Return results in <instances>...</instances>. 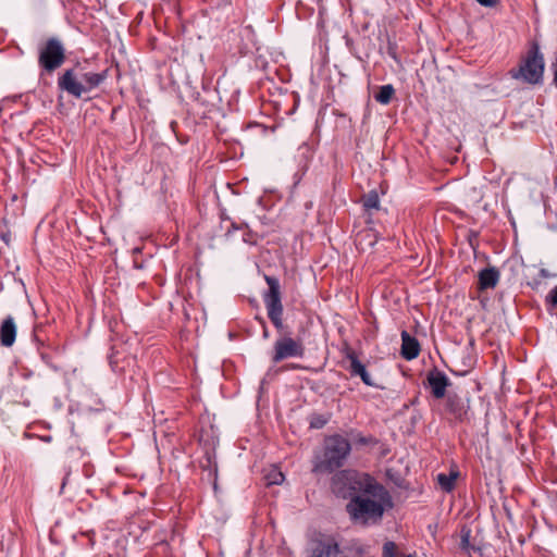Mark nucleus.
<instances>
[{
    "mask_svg": "<svg viewBox=\"0 0 557 557\" xmlns=\"http://www.w3.org/2000/svg\"><path fill=\"white\" fill-rule=\"evenodd\" d=\"M331 487L336 496L348 499L346 512L357 525L380 523L385 510L393 505L386 487L366 472L351 469L338 471L332 478Z\"/></svg>",
    "mask_w": 557,
    "mask_h": 557,
    "instance_id": "nucleus-1",
    "label": "nucleus"
},
{
    "mask_svg": "<svg viewBox=\"0 0 557 557\" xmlns=\"http://www.w3.org/2000/svg\"><path fill=\"white\" fill-rule=\"evenodd\" d=\"M351 451L350 442L343 435L333 434L324 440L323 451L313 461L314 473H332L342 468Z\"/></svg>",
    "mask_w": 557,
    "mask_h": 557,
    "instance_id": "nucleus-2",
    "label": "nucleus"
},
{
    "mask_svg": "<svg viewBox=\"0 0 557 557\" xmlns=\"http://www.w3.org/2000/svg\"><path fill=\"white\" fill-rule=\"evenodd\" d=\"M106 78L107 70L100 73L84 72L81 63H77L74 69L64 71L58 79V86L69 95L81 98L85 92L101 85Z\"/></svg>",
    "mask_w": 557,
    "mask_h": 557,
    "instance_id": "nucleus-3",
    "label": "nucleus"
},
{
    "mask_svg": "<svg viewBox=\"0 0 557 557\" xmlns=\"http://www.w3.org/2000/svg\"><path fill=\"white\" fill-rule=\"evenodd\" d=\"M545 60L541 52L539 42L533 41L530 45L524 57H522L519 66L510 70V75L515 79L522 81L530 85H541L544 78Z\"/></svg>",
    "mask_w": 557,
    "mask_h": 557,
    "instance_id": "nucleus-4",
    "label": "nucleus"
},
{
    "mask_svg": "<svg viewBox=\"0 0 557 557\" xmlns=\"http://www.w3.org/2000/svg\"><path fill=\"white\" fill-rule=\"evenodd\" d=\"M268 290L263 294V302L268 317L277 331L283 330V305L281 285L275 276L264 275Z\"/></svg>",
    "mask_w": 557,
    "mask_h": 557,
    "instance_id": "nucleus-5",
    "label": "nucleus"
},
{
    "mask_svg": "<svg viewBox=\"0 0 557 557\" xmlns=\"http://www.w3.org/2000/svg\"><path fill=\"white\" fill-rule=\"evenodd\" d=\"M64 61L65 49L59 38L51 37L39 48L38 63L48 73L59 69Z\"/></svg>",
    "mask_w": 557,
    "mask_h": 557,
    "instance_id": "nucleus-6",
    "label": "nucleus"
},
{
    "mask_svg": "<svg viewBox=\"0 0 557 557\" xmlns=\"http://www.w3.org/2000/svg\"><path fill=\"white\" fill-rule=\"evenodd\" d=\"M304 355L305 346L300 339L282 336L273 345L272 362L278 363L288 358H302Z\"/></svg>",
    "mask_w": 557,
    "mask_h": 557,
    "instance_id": "nucleus-7",
    "label": "nucleus"
},
{
    "mask_svg": "<svg viewBox=\"0 0 557 557\" xmlns=\"http://www.w3.org/2000/svg\"><path fill=\"white\" fill-rule=\"evenodd\" d=\"M470 399L456 393H448L445 397V414L456 423L470 420Z\"/></svg>",
    "mask_w": 557,
    "mask_h": 557,
    "instance_id": "nucleus-8",
    "label": "nucleus"
},
{
    "mask_svg": "<svg viewBox=\"0 0 557 557\" xmlns=\"http://www.w3.org/2000/svg\"><path fill=\"white\" fill-rule=\"evenodd\" d=\"M426 382L434 398L446 397V389L450 385V381L443 371L437 368L432 369L428 372Z\"/></svg>",
    "mask_w": 557,
    "mask_h": 557,
    "instance_id": "nucleus-9",
    "label": "nucleus"
},
{
    "mask_svg": "<svg viewBox=\"0 0 557 557\" xmlns=\"http://www.w3.org/2000/svg\"><path fill=\"white\" fill-rule=\"evenodd\" d=\"M345 357L349 360V367L347 369L351 376H359L367 386H376L370 373L367 371L366 366L359 360L357 354L352 349L347 348Z\"/></svg>",
    "mask_w": 557,
    "mask_h": 557,
    "instance_id": "nucleus-10",
    "label": "nucleus"
},
{
    "mask_svg": "<svg viewBox=\"0 0 557 557\" xmlns=\"http://www.w3.org/2000/svg\"><path fill=\"white\" fill-rule=\"evenodd\" d=\"M339 553V545L334 537L324 536L312 542L309 557H334Z\"/></svg>",
    "mask_w": 557,
    "mask_h": 557,
    "instance_id": "nucleus-11",
    "label": "nucleus"
},
{
    "mask_svg": "<svg viewBox=\"0 0 557 557\" xmlns=\"http://www.w3.org/2000/svg\"><path fill=\"white\" fill-rule=\"evenodd\" d=\"M401 357L406 360L416 359L421 350L418 339L411 336L407 331H403L401 334Z\"/></svg>",
    "mask_w": 557,
    "mask_h": 557,
    "instance_id": "nucleus-12",
    "label": "nucleus"
},
{
    "mask_svg": "<svg viewBox=\"0 0 557 557\" xmlns=\"http://www.w3.org/2000/svg\"><path fill=\"white\" fill-rule=\"evenodd\" d=\"M16 337V324L11 315H8L0 325V343L4 347H11Z\"/></svg>",
    "mask_w": 557,
    "mask_h": 557,
    "instance_id": "nucleus-13",
    "label": "nucleus"
},
{
    "mask_svg": "<svg viewBox=\"0 0 557 557\" xmlns=\"http://www.w3.org/2000/svg\"><path fill=\"white\" fill-rule=\"evenodd\" d=\"M499 281V271L495 268H485L479 272L478 287L480 290L494 288Z\"/></svg>",
    "mask_w": 557,
    "mask_h": 557,
    "instance_id": "nucleus-14",
    "label": "nucleus"
},
{
    "mask_svg": "<svg viewBox=\"0 0 557 557\" xmlns=\"http://www.w3.org/2000/svg\"><path fill=\"white\" fill-rule=\"evenodd\" d=\"M459 474L458 470H451L449 473H438L436 475V481L444 492L450 493L455 490Z\"/></svg>",
    "mask_w": 557,
    "mask_h": 557,
    "instance_id": "nucleus-15",
    "label": "nucleus"
},
{
    "mask_svg": "<svg viewBox=\"0 0 557 557\" xmlns=\"http://www.w3.org/2000/svg\"><path fill=\"white\" fill-rule=\"evenodd\" d=\"M357 244L364 249L366 246L372 247L377 242V236L371 228L363 230L357 234Z\"/></svg>",
    "mask_w": 557,
    "mask_h": 557,
    "instance_id": "nucleus-16",
    "label": "nucleus"
},
{
    "mask_svg": "<svg viewBox=\"0 0 557 557\" xmlns=\"http://www.w3.org/2000/svg\"><path fill=\"white\" fill-rule=\"evenodd\" d=\"M382 557H418L414 553L405 555L393 541H386L382 546Z\"/></svg>",
    "mask_w": 557,
    "mask_h": 557,
    "instance_id": "nucleus-17",
    "label": "nucleus"
},
{
    "mask_svg": "<svg viewBox=\"0 0 557 557\" xmlns=\"http://www.w3.org/2000/svg\"><path fill=\"white\" fill-rule=\"evenodd\" d=\"M395 95V88L393 85L387 84L379 88V91L374 95L375 101L381 104H388Z\"/></svg>",
    "mask_w": 557,
    "mask_h": 557,
    "instance_id": "nucleus-18",
    "label": "nucleus"
},
{
    "mask_svg": "<svg viewBox=\"0 0 557 557\" xmlns=\"http://www.w3.org/2000/svg\"><path fill=\"white\" fill-rule=\"evenodd\" d=\"M362 205L366 211L377 210L380 208V198L376 190H370L362 197Z\"/></svg>",
    "mask_w": 557,
    "mask_h": 557,
    "instance_id": "nucleus-19",
    "label": "nucleus"
},
{
    "mask_svg": "<svg viewBox=\"0 0 557 557\" xmlns=\"http://www.w3.org/2000/svg\"><path fill=\"white\" fill-rule=\"evenodd\" d=\"M355 444L359 446H374L377 444V440L372 435H362L361 433H358L355 437Z\"/></svg>",
    "mask_w": 557,
    "mask_h": 557,
    "instance_id": "nucleus-20",
    "label": "nucleus"
},
{
    "mask_svg": "<svg viewBox=\"0 0 557 557\" xmlns=\"http://www.w3.org/2000/svg\"><path fill=\"white\" fill-rule=\"evenodd\" d=\"M269 484H281L284 481V475L281 471L272 469L267 475Z\"/></svg>",
    "mask_w": 557,
    "mask_h": 557,
    "instance_id": "nucleus-21",
    "label": "nucleus"
},
{
    "mask_svg": "<svg viewBox=\"0 0 557 557\" xmlns=\"http://www.w3.org/2000/svg\"><path fill=\"white\" fill-rule=\"evenodd\" d=\"M245 232L243 234V242L248 244V245H257L258 244V235L256 233H253L251 230H249L248 227L247 228H244Z\"/></svg>",
    "mask_w": 557,
    "mask_h": 557,
    "instance_id": "nucleus-22",
    "label": "nucleus"
},
{
    "mask_svg": "<svg viewBox=\"0 0 557 557\" xmlns=\"http://www.w3.org/2000/svg\"><path fill=\"white\" fill-rule=\"evenodd\" d=\"M546 304L552 305L553 307L557 306V285L547 294Z\"/></svg>",
    "mask_w": 557,
    "mask_h": 557,
    "instance_id": "nucleus-23",
    "label": "nucleus"
},
{
    "mask_svg": "<svg viewBox=\"0 0 557 557\" xmlns=\"http://www.w3.org/2000/svg\"><path fill=\"white\" fill-rule=\"evenodd\" d=\"M248 225L246 223H243V224H237L236 222H232L231 223V226L230 228H227L226 233H225V236L226 237H230L231 234L234 232V231H238V230H244V228H247Z\"/></svg>",
    "mask_w": 557,
    "mask_h": 557,
    "instance_id": "nucleus-24",
    "label": "nucleus"
},
{
    "mask_svg": "<svg viewBox=\"0 0 557 557\" xmlns=\"http://www.w3.org/2000/svg\"><path fill=\"white\" fill-rule=\"evenodd\" d=\"M326 423V420L323 419L322 417H315L311 420L310 422V426L311 428H315V429H320L322 428L324 424Z\"/></svg>",
    "mask_w": 557,
    "mask_h": 557,
    "instance_id": "nucleus-25",
    "label": "nucleus"
},
{
    "mask_svg": "<svg viewBox=\"0 0 557 557\" xmlns=\"http://www.w3.org/2000/svg\"><path fill=\"white\" fill-rule=\"evenodd\" d=\"M475 1L485 8H495L499 3V0H475Z\"/></svg>",
    "mask_w": 557,
    "mask_h": 557,
    "instance_id": "nucleus-26",
    "label": "nucleus"
},
{
    "mask_svg": "<svg viewBox=\"0 0 557 557\" xmlns=\"http://www.w3.org/2000/svg\"><path fill=\"white\" fill-rule=\"evenodd\" d=\"M550 69L554 75L553 84L557 87V55L550 64Z\"/></svg>",
    "mask_w": 557,
    "mask_h": 557,
    "instance_id": "nucleus-27",
    "label": "nucleus"
},
{
    "mask_svg": "<svg viewBox=\"0 0 557 557\" xmlns=\"http://www.w3.org/2000/svg\"><path fill=\"white\" fill-rule=\"evenodd\" d=\"M539 275L541 278H547L550 276V273L546 269L542 268L539 272Z\"/></svg>",
    "mask_w": 557,
    "mask_h": 557,
    "instance_id": "nucleus-28",
    "label": "nucleus"
},
{
    "mask_svg": "<svg viewBox=\"0 0 557 557\" xmlns=\"http://www.w3.org/2000/svg\"><path fill=\"white\" fill-rule=\"evenodd\" d=\"M263 337L267 338L269 336V331H268V327L264 325L263 326Z\"/></svg>",
    "mask_w": 557,
    "mask_h": 557,
    "instance_id": "nucleus-29",
    "label": "nucleus"
},
{
    "mask_svg": "<svg viewBox=\"0 0 557 557\" xmlns=\"http://www.w3.org/2000/svg\"><path fill=\"white\" fill-rule=\"evenodd\" d=\"M133 252H134V253H138V252H139V247H135V248L133 249Z\"/></svg>",
    "mask_w": 557,
    "mask_h": 557,
    "instance_id": "nucleus-30",
    "label": "nucleus"
},
{
    "mask_svg": "<svg viewBox=\"0 0 557 557\" xmlns=\"http://www.w3.org/2000/svg\"><path fill=\"white\" fill-rule=\"evenodd\" d=\"M24 405H25V406H29V400H25V401H24Z\"/></svg>",
    "mask_w": 557,
    "mask_h": 557,
    "instance_id": "nucleus-31",
    "label": "nucleus"
}]
</instances>
